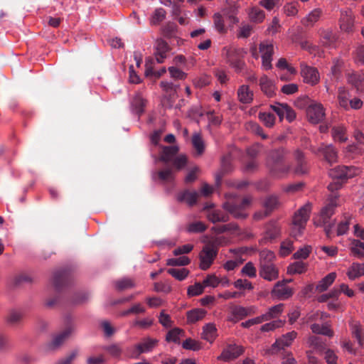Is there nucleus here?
Masks as SVG:
<instances>
[{
  "instance_id": "obj_52",
  "label": "nucleus",
  "mask_w": 364,
  "mask_h": 364,
  "mask_svg": "<svg viewBox=\"0 0 364 364\" xmlns=\"http://www.w3.org/2000/svg\"><path fill=\"white\" fill-rule=\"evenodd\" d=\"M171 162L173 166L171 167L173 168V170L179 171L184 168L187 164V157L184 154H180L175 156Z\"/></svg>"
},
{
  "instance_id": "obj_27",
  "label": "nucleus",
  "mask_w": 364,
  "mask_h": 364,
  "mask_svg": "<svg viewBox=\"0 0 364 364\" xmlns=\"http://www.w3.org/2000/svg\"><path fill=\"white\" fill-rule=\"evenodd\" d=\"M199 194L196 191L185 190L177 195V200L179 202H186L189 206L194 205L198 200Z\"/></svg>"
},
{
  "instance_id": "obj_6",
  "label": "nucleus",
  "mask_w": 364,
  "mask_h": 364,
  "mask_svg": "<svg viewBox=\"0 0 364 364\" xmlns=\"http://www.w3.org/2000/svg\"><path fill=\"white\" fill-rule=\"evenodd\" d=\"M293 172L298 176L307 174L309 170L308 161L304 153L300 149L294 151Z\"/></svg>"
},
{
  "instance_id": "obj_12",
  "label": "nucleus",
  "mask_w": 364,
  "mask_h": 364,
  "mask_svg": "<svg viewBox=\"0 0 364 364\" xmlns=\"http://www.w3.org/2000/svg\"><path fill=\"white\" fill-rule=\"evenodd\" d=\"M311 210V204L306 203L295 213L293 218V223L295 226L298 227L299 231H301L304 228L305 225L309 218Z\"/></svg>"
},
{
  "instance_id": "obj_35",
  "label": "nucleus",
  "mask_w": 364,
  "mask_h": 364,
  "mask_svg": "<svg viewBox=\"0 0 364 364\" xmlns=\"http://www.w3.org/2000/svg\"><path fill=\"white\" fill-rule=\"evenodd\" d=\"M217 336V329L214 324L208 323L203 326V333H202V338L208 341L209 343H213Z\"/></svg>"
},
{
  "instance_id": "obj_63",
  "label": "nucleus",
  "mask_w": 364,
  "mask_h": 364,
  "mask_svg": "<svg viewBox=\"0 0 364 364\" xmlns=\"http://www.w3.org/2000/svg\"><path fill=\"white\" fill-rule=\"evenodd\" d=\"M103 349L114 358H119L122 353V349L119 344L116 343L105 346Z\"/></svg>"
},
{
  "instance_id": "obj_44",
  "label": "nucleus",
  "mask_w": 364,
  "mask_h": 364,
  "mask_svg": "<svg viewBox=\"0 0 364 364\" xmlns=\"http://www.w3.org/2000/svg\"><path fill=\"white\" fill-rule=\"evenodd\" d=\"M183 336L184 331L182 329L179 328H174L167 333L166 340L168 342L179 343L180 337Z\"/></svg>"
},
{
  "instance_id": "obj_9",
  "label": "nucleus",
  "mask_w": 364,
  "mask_h": 364,
  "mask_svg": "<svg viewBox=\"0 0 364 364\" xmlns=\"http://www.w3.org/2000/svg\"><path fill=\"white\" fill-rule=\"evenodd\" d=\"M259 53L262 57V66L265 70H270L272 68V60L274 53V46L272 43L264 41L260 43L259 46Z\"/></svg>"
},
{
  "instance_id": "obj_38",
  "label": "nucleus",
  "mask_w": 364,
  "mask_h": 364,
  "mask_svg": "<svg viewBox=\"0 0 364 364\" xmlns=\"http://www.w3.org/2000/svg\"><path fill=\"white\" fill-rule=\"evenodd\" d=\"M206 311L203 309H194L187 312L188 323H194L202 320L206 315Z\"/></svg>"
},
{
  "instance_id": "obj_34",
  "label": "nucleus",
  "mask_w": 364,
  "mask_h": 364,
  "mask_svg": "<svg viewBox=\"0 0 364 364\" xmlns=\"http://www.w3.org/2000/svg\"><path fill=\"white\" fill-rule=\"evenodd\" d=\"M336 278V272H331L323 277L319 283L316 285V290L319 292H323L328 289V288L333 283Z\"/></svg>"
},
{
  "instance_id": "obj_19",
  "label": "nucleus",
  "mask_w": 364,
  "mask_h": 364,
  "mask_svg": "<svg viewBox=\"0 0 364 364\" xmlns=\"http://www.w3.org/2000/svg\"><path fill=\"white\" fill-rule=\"evenodd\" d=\"M267 166L269 168L270 173L276 178H283L286 176L291 170V166L285 161L268 164H267Z\"/></svg>"
},
{
  "instance_id": "obj_4",
  "label": "nucleus",
  "mask_w": 364,
  "mask_h": 364,
  "mask_svg": "<svg viewBox=\"0 0 364 364\" xmlns=\"http://www.w3.org/2000/svg\"><path fill=\"white\" fill-rule=\"evenodd\" d=\"M252 200L251 196H246L240 201L237 200H228L224 203L223 208L235 218L245 219L247 216L246 210L250 207Z\"/></svg>"
},
{
  "instance_id": "obj_36",
  "label": "nucleus",
  "mask_w": 364,
  "mask_h": 364,
  "mask_svg": "<svg viewBox=\"0 0 364 364\" xmlns=\"http://www.w3.org/2000/svg\"><path fill=\"white\" fill-rule=\"evenodd\" d=\"M114 288L119 291H123L135 287L134 281L130 278H122L113 282Z\"/></svg>"
},
{
  "instance_id": "obj_15",
  "label": "nucleus",
  "mask_w": 364,
  "mask_h": 364,
  "mask_svg": "<svg viewBox=\"0 0 364 364\" xmlns=\"http://www.w3.org/2000/svg\"><path fill=\"white\" fill-rule=\"evenodd\" d=\"M312 151L316 154H322L324 159L329 164L335 163L337 161V151L331 144H322L317 149H313Z\"/></svg>"
},
{
  "instance_id": "obj_39",
  "label": "nucleus",
  "mask_w": 364,
  "mask_h": 364,
  "mask_svg": "<svg viewBox=\"0 0 364 364\" xmlns=\"http://www.w3.org/2000/svg\"><path fill=\"white\" fill-rule=\"evenodd\" d=\"M208 219L213 223L218 222H227L229 220L228 214L224 213L221 210H216L210 212L207 215Z\"/></svg>"
},
{
  "instance_id": "obj_49",
  "label": "nucleus",
  "mask_w": 364,
  "mask_h": 364,
  "mask_svg": "<svg viewBox=\"0 0 364 364\" xmlns=\"http://www.w3.org/2000/svg\"><path fill=\"white\" fill-rule=\"evenodd\" d=\"M167 272L171 274L173 277L178 279V281L184 280L189 274V271L187 269H175L170 268L167 269Z\"/></svg>"
},
{
  "instance_id": "obj_8",
  "label": "nucleus",
  "mask_w": 364,
  "mask_h": 364,
  "mask_svg": "<svg viewBox=\"0 0 364 364\" xmlns=\"http://www.w3.org/2000/svg\"><path fill=\"white\" fill-rule=\"evenodd\" d=\"M280 205L279 198L276 196H269L264 200L263 207L264 212H257L254 217L256 220H260L264 217L269 215L273 211L277 210Z\"/></svg>"
},
{
  "instance_id": "obj_42",
  "label": "nucleus",
  "mask_w": 364,
  "mask_h": 364,
  "mask_svg": "<svg viewBox=\"0 0 364 364\" xmlns=\"http://www.w3.org/2000/svg\"><path fill=\"white\" fill-rule=\"evenodd\" d=\"M191 141L197 154L198 156L202 155L205 150V144L200 134L195 133L192 136Z\"/></svg>"
},
{
  "instance_id": "obj_56",
  "label": "nucleus",
  "mask_w": 364,
  "mask_h": 364,
  "mask_svg": "<svg viewBox=\"0 0 364 364\" xmlns=\"http://www.w3.org/2000/svg\"><path fill=\"white\" fill-rule=\"evenodd\" d=\"M191 262L190 259L186 256L179 257L178 258H171L167 259L166 264L168 266H186Z\"/></svg>"
},
{
  "instance_id": "obj_1",
  "label": "nucleus",
  "mask_w": 364,
  "mask_h": 364,
  "mask_svg": "<svg viewBox=\"0 0 364 364\" xmlns=\"http://www.w3.org/2000/svg\"><path fill=\"white\" fill-rule=\"evenodd\" d=\"M360 173V168L354 166H338L330 169L328 174L333 181L328 184V189L331 192L340 189L349 178L358 176Z\"/></svg>"
},
{
  "instance_id": "obj_45",
  "label": "nucleus",
  "mask_w": 364,
  "mask_h": 364,
  "mask_svg": "<svg viewBox=\"0 0 364 364\" xmlns=\"http://www.w3.org/2000/svg\"><path fill=\"white\" fill-rule=\"evenodd\" d=\"M351 220V216L348 214L343 215V218L340 221V223L338 225L337 228V235H343L346 233H347L350 222Z\"/></svg>"
},
{
  "instance_id": "obj_33",
  "label": "nucleus",
  "mask_w": 364,
  "mask_h": 364,
  "mask_svg": "<svg viewBox=\"0 0 364 364\" xmlns=\"http://www.w3.org/2000/svg\"><path fill=\"white\" fill-rule=\"evenodd\" d=\"M146 105V101L140 93L136 94L132 101V107L139 115H141L144 112Z\"/></svg>"
},
{
  "instance_id": "obj_24",
  "label": "nucleus",
  "mask_w": 364,
  "mask_h": 364,
  "mask_svg": "<svg viewBox=\"0 0 364 364\" xmlns=\"http://www.w3.org/2000/svg\"><path fill=\"white\" fill-rule=\"evenodd\" d=\"M175 172L173 168L170 166L153 173L152 178L154 181L159 180L161 182H171L174 179Z\"/></svg>"
},
{
  "instance_id": "obj_41",
  "label": "nucleus",
  "mask_w": 364,
  "mask_h": 364,
  "mask_svg": "<svg viewBox=\"0 0 364 364\" xmlns=\"http://www.w3.org/2000/svg\"><path fill=\"white\" fill-rule=\"evenodd\" d=\"M332 136L336 141L344 142L348 139L346 128L343 126H335L331 130Z\"/></svg>"
},
{
  "instance_id": "obj_26",
  "label": "nucleus",
  "mask_w": 364,
  "mask_h": 364,
  "mask_svg": "<svg viewBox=\"0 0 364 364\" xmlns=\"http://www.w3.org/2000/svg\"><path fill=\"white\" fill-rule=\"evenodd\" d=\"M288 151L283 147L272 150L268 155L267 164L285 161Z\"/></svg>"
},
{
  "instance_id": "obj_7",
  "label": "nucleus",
  "mask_w": 364,
  "mask_h": 364,
  "mask_svg": "<svg viewBox=\"0 0 364 364\" xmlns=\"http://www.w3.org/2000/svg\"><path fill=\"white\" fill-rule=\"evenodd\" d=\"M296 336L297 333L294 331L283 335L281 338L277 339L272 345L271 348L268 350V353L270 354L277 353L285 347L289 346Z\"/></svg>"
},
{
  "instance_id": "obj_55",
  "label": "nucleus",
  "mask_w": 364,
  "mask_h": 364,
  "mask_svg": "<svg viewBox=\"0 0 364 364\" xmlns=\"http://www.w3.org/2000/svg\"><path fill=\"white\" fill-rule=\"evenodd\" d=\"M349 93L343 88L338 89V99L341 107L346 109H348V98Z\"/></svg>"
},
{
  "instance_id": "obj_53",
  "label": "nucleus",
  "mask_w": 364,
  "mask_h": 364,
  "mask_svg": "<svg viewBox=\"0 0 364 364\" xmlns=\"http://www.w3.org/2000/svg\"><path fill=\"white\" fill-rule=\"evenodd\" d=\"M275 256L273 252L268 250H263L259 252V265L263 264H272Z\"/></svg>"
},
{
  "instance_id": "obj_22",
  "label": "nucleus",
  "mask_w": 364,
  "mask_h": 364,
  "mask_svg": "<svg viewBox=\"0 0 364 364\" xmlns=\"http://www.w3.org/2000/svg\"><path fill=\"white\" fill-rule=\"evenodd\" d=\"M259 274L261 277L267 281H273L279 277L278 269L273 263L259 265Z\"/></svg>"
},
{
  "instance_id": "obj_48",
  "label": "nucleus",
  "mask_w": 364,
  "mask_h": 364,
  "mask_svg": "<svg viewBox=\"0 0 364 364\" xmlns=\"http://www.w3.org/2000/svg\"><path fill=\"white\" fill-rule=\"evenodd\" d=\"M321 43L327 47H332L336 42V36L333 32L330 31H323L321 33Z\"/></svg>"
},
{
  "instance_id": "obj_20",
  "label": "nucleus",
  "mask_w": 364,
  "mask_h": 364,
  "mask_svg": "<svg viewBox=\"0 0 364 364\" xmlns=\"http://www.w3.org/2000/svg\"><path fill=\"white\" fill-rule=\"evenodd\" d=\"M301 74L304 77V81L306 83L315 85L319 80V75L317 70L304 63L301 64Z\"/></svg>"
},
{
  "instance_id": "obj_13",
  "label": "nucleus",
  "mask_w": 364,
  "mask_h": 364,
  "mask_svg": "<svg viewBox=\"0 0 364 364\" xmlns=\"http://www.w3.org/2000/svg\"><path fill=\"white\" fill-rule=\"evenodd\" d=\"M307 117L310 122L318 124L321 122L324 117L325 112L321 103L313 102L309 105L306 110Z\"/></svg>"
},
{
  "instance_id": "obj_25",
  "label": "nucleus",
  "mask_w": 364,
  "mask_h": 364,
  "mask_svg": "<svg viewBox=\"0 0 364 364\" xmlns=\"http://www.w3.org/2000/svg\"><path fill=\"white\" fill-rule=\"evenodd\" d=\"M259 86L261 90L268 97H272L275 95V85L267 75H264L260 77Z\"/></svg>"
},
{
  "instance_id": "obj_57",
  "label": "nucleus",
  "mask_w": 364,
  "mask_h": 364,
  "mask_svg": "<svg viewBox=\"0 0 364 364\" xmlns=\"http://www.w3.org/2000/svg\"><path fill=\"white\" fill-rule=\"evenodd\" d=\"M207 229V226L200 221L190 223L187 227V231L191 233L203 232Z\"/></svg>"
},
{
  "instance_id": "obj_59",
  "label": "nucleus",
  "mask_w": 364,
  "mask_h": 364,
  "mask_svg": "<svg viewBox=\"0 0 364 364\" xmlns=\"http://www.w3.org/2000/svg\"><path fill=\"white\" fill-rule=\"evenodd\" d=\"M182 347L184 349L194 351L199 350L202 348L201 343L199 341L191 338L186 339L182 343Z\"/></svg>"
},
{
  "instance_id": "obj_47",
  "label": "nucleus",
  "mask_w": 364,
  "mask_h": 364,
  "mask_svg": "<svg viewBox=\"0 0 364 364\" xmlns=\"http://www.w3.org/2000/svg\"><path fill=\"white\" fill-rule=\"evenodd\" d=\"M280 235V227L279 225L272 222L267 225L266 230V236L267 238L272 240L277 237Z\"/></svg>"
},
{
  "instance_id": "obj_29",
  "label": "nucleus",
  "mask_w": 364,
  "mask_h": 364,
  "mask_svg": "<svg viewBox=\"0 0 364 364\" xmlns=\"http://www.w3.org/2000/svg\"><path fill=\"white\" fill-rule=\"evenodd\" d=\"M253 92L248 85H242L237 90V97L240 102L250 104L253 100Z\"/></svg>"
},
{
  "instance_id": "obj_40",
  "label": "nucleus",
  "mask_w": 364,
  "mask_h": 364,
  "mask_svg": "<svg viewBox=\"0 0 364 364\" xmlns=\"http://www.w3.org/2000/svg\"><path fill=\"white\" fill-rule=\"evenodd\" d=\"M321 10L314 9L307 16L301 20V23L306 27L312 26L320 18Z\"/></svg>"
},
{
  "instance_id": "obj_31",
  "label": "nucleus",
  "mask_w": 364,
  "mask_h": 364,
  "mask_svg": "<svg viewBox=\"0 0 364 364\" xmlns=\"http://www.w3.org/2000/svg\"><path fill=\"white\" fill-rule=\"evenodd\" d=\"M349 279L355 280L364 275V264L353 262L347 271Z\"/></svg>"
},
{
  "instance_id": "obj_51",
  "label": "nucleus",
  "mask_w": 364,
  "mask_h": 364,
  "mask_svg": "<svg viewBox=\"0 0 364 364\" xmlns=\"http://www.w3.org/2000/svg\"><path fill=\"white\" fill-rule=\"evenodd\" d=\"M213 23L216 31L220 33H225L227 28L224 23V20L222 15L219 13H216L213 15Z\"/></svg>"
},
{
  "instance_id": "obj_21",
  "label": "nucleus",
  "mask_w": 364,
  "mask_h": 364,
  "mask_svg": "<svg viewBox=\"0 0 364 364\" xmlns=\"http://www.w3.org/2000/svg\"><path fill=\"white\" fill-rule=\"evenodd\" d=\"M75 327L73 323H68L65 329L56 335L50 343L52 348L61 346L75 331Z\"/></svg>"
},
{
  "instance_id": "obj_2",
  "label": "nucleus",
  "mask_w": 364,
  "mask_h": 364,
  "mask_svg": "<svg viewBox=\"0 0 364 364\" xmlns=\"http://www.w3.org/2000/svg\"><path fill=\"white\" fill-rule=\"evenodd\" d=\"M336 197V196H333L328 203L321 210L320 215L314 219V225L317 227H323L328 238L331 237L333 229L336 224V220H331V218L335 213V209L337 206Z\"/></svg>"
},
{
  "instance_id": "obj_60",
  "label": "nucleus",
  "mask_w": 364,
  "mask_h": 364,
  "mask_svg": "<svg viewBox=\"0 0 364 364\" xmlns=\"http://www.w3.org/2000/svg\"><path fill=\"white\" fill-rule=\"evenodd\" d=\"M309 346L317 350H321L324 348V343L322 339L316 336H311L308 339Z\"/></svg>"
},
{
  "instance_id": "obj_30",
  "label": "nucleus",
  "mask_w": 364,
  "mask_h": 364,
  "mask_svg": "<svg viewBox=\"0 0 364 364\" xmlns=\"http://www.w3.org/2000/svg\"><path fill=\"white\" fill-rule=\"evenodd\" d=\"M350 328L353 336L357 340L360 346L364 344V329L358 321H351Z\"/></svg>"
},
{
  "instance_id": "obj_10",
  "label": "nucleus",
  "mask_w": 364,
  "mask_h": 364,
  "mask_svg": "<svg viewBox=\"0 0 364 364\" xmlns=\"http://www.w3.org/2000/svg\"><path fill=\"white\" fill-rule=\"evenodd\" d=\"M291 282V279L277 282L272 290V296L280 300H285L291 297L293 294V291L287 286V284Z\"/></svg>"
},
{
  "instance_id": "obj_23",
  "label": "nucleus",
  "mask_w": 364,
  "mask_h": 364,
  "mask_svg": "<svg viewBox=\"0 0 364 364\" xmlns=\"http://www.w3.org/2000/svg\"><path fill=\"white\" fill-rule=\"evenodd\" d=\"M178 151L179 148L177 145L162 146L159 161L166 164L171 162L177 156Z\"/></svg>"
},
{
  "instance_id": "obj_17",
  "label": "nucleus",
  "mask_w": 364,
  "mask_h": 364,
  "mask_svg": "<svg viewBox=\"0 0 364 364\" xmlns=\"http://www.w3.org/2000/svg\"><path fill=\"white\" fill-rule=\"evenodd\" d=\"M339 24L341 29L345 32L350 33L353 31L354 16L350 9L341 11Z\"/></svg>"
},
{
  "instance_id": "obj_18",
  "label": "nucleus",
  "mask_w": 364,
  "mask_h": 364,
  "mask_svg": "<svg viewBox=\"0 0 364 364\" xmlns=\"http://www.w3.org/2000/svg\"><path fill=\"white\" fill-rule=\"evenodd\" d=\"M154 55L158 63H162L168 56V53L171 50V48L162 38L157 39L154 45Z\"/></svg>"
},
{
  "instance_id": "obj_3",
  "label": "nucleus",
  "mask_w": 364,
  "mask_h": 364,
  "mask_svg": "<svg viewBox=\"0 0 364 364\" xmlns=\"http://www.w3.org/2000/svg\"><path fill=\"white\" fill-rule=\"evenodd\" d=\"M220 245V239L218 237L209 240L203 247L199 253L200 264L202 270L208 269L218 252V247Z\"/></svg>"
},
{
  "instance_id": "obj_37",
  "label": "nucleus",
  "mask_w": 364,
  "mask_h": 364,
  "mask_svg": "<svg viewBox=\"0 0 364 364\" xmlns=\"http://www.w3.org/2000/svg\"><path fill=\"white\" fill-rule=\"evenodd\" d=\"M154 63V59L151 58H147L146 60L145 64V75L146 77L154 76L156 78H159L162 75H164L166 72V68H162L161 70L158 71H154L152 65Z\"/></svg>"
},
{
  "instance_id": "obj_62",
  "label": "nucleus",
  "mask_w": 364,
  "mask_h": 364,
  "mask_svg": "<svg viewBox=\"0 0 364 364\" xmlns=\"http://www.w3.org/2000/svg\"><path fill=\"white\" fill-rule=\"evenodd\" d=\"M293 250V241L291 240H286L281 243L280 255L282 257H286L289 255Z\"/></svg>"
},
{
  "instance_id": "obj_14",
  "label": "nucleus",
  "mask_w": 364,
  "mask_h": 364,
  "mask_svg": "<svg viewBox=\"0 0 364 364\" xmlns=\"http://www.w3.org/2000/svg\"><path fill=\"white\" fill-rule=\"evenodd\" d=\"M71 273L68 269H60L54 272L53 285L57 291L68 285L71 281Z\"/></svg>"
},
{
  "instance_id": "obj_16",
  "label": "nucleus",
  "mask_w": 364,
  "mask_h": 364,
  "mask_svg": "<svg viewBox=\"0 0 364 364\" xmlns=\"http://www.w3.org/2000/svg\"><path fill=\"white\" fill-rule=\"evenodd\" d=\"M243 351L244 350L242 346L236 344H229L223 349L218 359L225 362L230 361L239 357Z\"/></svg>"
},
{
  "instance_id": "obj_32",
  "label": "nucleus",
  "mask_w": 364,
  "mask_h": 364,
  "mask_svg": "<svg viewBox=\"0 0 364 364\" xmlns=\"http://www.w3.org/2000/svg\"><path fill=\"white\" fill-rule=\"evenodd\" d=\"M232 169L231 165V155L230 154L224 156L221 161V169L220 172L216 175V182L217 183H220V181L223 178V176L230 171Z\"/></svg>"
},
{
  "instance_id": "obj_54",
  "label": "nucleus",
  "mask_w": 364,
  "mask_h": 364,
  "mask_svg": "<svg viewBox=\"0 0 364 364\" xmlns=\"http://www.w3.org/2000/svg\"><path fill=\"white\" fill-rule=\"evenodd\" d=\"M258 117L267 127H272L274 124L275 117L270 112H259Z\"/></svg>"
},
{
  "instance_id": "obj_28",
  "label": "nucleus",
  "mask_w": 364,
  "mask_h": 364,
  "mask_svg": "<svg viewBox=\"0 0 364 364\" xmlns=\"http://www.w3.org/2000/svg\"><path fill=\"white\" fill-rule=\"evenodd\" d=\"M310 328L314 333L326 336L328 337L333 336V331L331 328V325L328 322L320 325L318 323H313L310 325Z\"/></svg>"
},
{
  "instance_id": "obj_61",
  "label": "nucleus",
  "mask_w": 364,
  "mask_h": 364,
  "mask_svg": "<svg viewBox=\"0 0 364 364\" xmlns=\"http://www.w3.org/2000/svg\"><path fill=\"white\" fill-rule=\"evenodd\" d=\"M23 318V314L17 311L12 310L9 312L7 316V322L11 325L18 324Z\"/></svg>"
},
{
  "instance_id": "obj_64",
  "label": "nucleus",
  "mask_w": 364,
  "mask_h": 364,
  "mask_svg": "<svg viewBox=\"0 0 364 364\" xmlns=\"http://www.w3.org/2000/svg\"><path fill=\"white\" fill-rule=\"evenodd\" d=\"M349 82L358 90L363 89L364 87V76L358 74H353L349 77Z\"/></svg>"
},
{
  "instance_id": "obj_46",
  "label": "nucleus",
  "mask_w": 364,
  "mask_h": 364,
  "mask_svg": "<svg viewBox=\"0 0 364 364\" xmlns=\"http://www.w3.org/2000/svg\"><path fill=\"white\" fill-rule=\"evenodd\" d=\"M166 11L162 8L156 9L153 13L151 18L150 23L153 26L159 25L161 22H162L166 18Z\"/></svg>"
},
{
  "instance_id": "obj_5",
  "label": "nucleus",
  "mask_w": 364,
  "mask_h": 364,
  "mask_svg": "<svg viewBox=\"0 0 364 364\" xmlns=\"http://www.w3.org/2000/svg\"><path fill=\"white\" fill-rule=\"evenodd\" d=\"M222 56L236 72H240L243 69L245 51L242 48L224 47L222 49Z\"/></svg>"
},
{
  "instance_id": "obj_11",
  "label": "nucleus",
  "mask_w": 364,
  "mask_h": 364,
  "mask_svg": "<svg viewBox=\"0 0 364 364\" xmlns=\"http://www.w3.org/2000/svg\"><path fill=\"white\" fill-rule=\"evenodd\" d=\"M159 341L150 337L144 338L134 346L133 358H138L141 354L151 352L158 344Z\"/></svg>"
},
{
  "instance_id": "obj_58",
  "label": "nucleus",
  "mask_w": 364,
  "mask_h": 364,
  "mask_svg": "<svg viewBox=\"0 0 364 364\" xmlns=\"http://www.w3.org/2000/svg\"><path fill=\"white\" fill-rule=\"evenodd\" d=\"M79 355V350L74 349L68 353L65 357L60 359L55 364H72Z\"/></svg>"
},
{
  "instance_id": "obj_50",
  "label": "nucleus",
  "mask_w": 364,
  "mask_h": 364,
  "mask_svg": "<svg viewBox=\"0 0 364 364\" xmlns=\"http://www.w3.org/2000/svg\"><path fill=\"white\" fill-rule=\"evenodd\" d=\"M250 18L255 23H261L265 18L264 11L257 7H253L249 13Z\"/></svg>"
},
{
  "instance_id": "obj_43",
  "label": "nucleus",
  "mask_w": 364,
  "mask_h": 364,
  "mask_svg": "<svg viewBox=\"0 0 364 364\" xmlns=\"http://www.w3.org/2000/svg\"><path fill=\"white\" fill-rule=\"evenodd\" d=\"M307 264L303 262H295L287 268L289 274H302L306 271Z\"/></svg>"
}]
</instances>
